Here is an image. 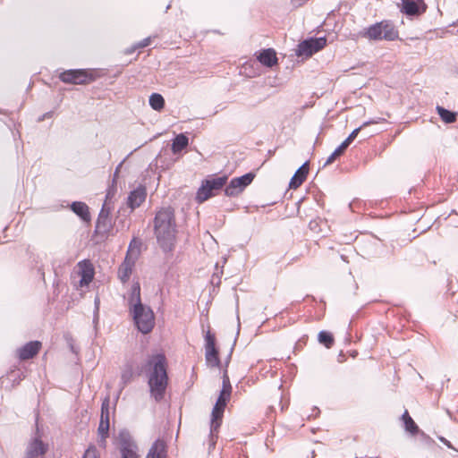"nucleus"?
Masks as SVG:
<instances>
[{
    "label": "nucleus",
    "instance_id": "nucleus-1",
    "mask_svg": "<svg viewBox=\"0 0 458 458\" xmlns=\"http://www.w3.org/2000/svg\"><path fill=\"white\" fill-rule=\"evenodd\" d=\"M148 384L151 396L161 401L168 386L167 362L165 354L151 355L146 364Z\"/></svg>",
    "mask_w": 458,
    "mask_h": 458
},
{
    "label": "nucleus",
    "instance_id": "nucleus-2",
    "mask_svg": "<svg viewBox=\"0 0 458 458\" xmlns=\"http://www.w3.org/2000/svg\"><path fill=\"white\" fill-rule=\"evenodd\" d=\"M154 232L161 248L165 250H172L177 233L174 208H162L157 212L154 218Z\"/></svg>",
    "mask_w": 458,
    "mask_h": 458
},
{
    "label": "nucleus",
    "instance_id": "nucleus-3",
    "mask_svg": "<svg viewBox=\"0 0 458 458\" xmlns=\"http://www.w3.org/2000/svg\"><path fill=\"white\" fill-rule=\"evenodd\" d=\"M130 312L134 323L142 334H148L155 326V315L153 310L141 303L140 285L139 282L133 283L129 294Z\"/></svg>",
    "mask_w": 458,
    "mask_h": 458
},
{
    "label": "nucleus",
    "instance_id": "nucleus-4",
    "mask_svg": "<svg viewBox=\"0 0 458 458\" xmlns=\"http://www.w3.org/2000/svg\"><path fill=\"white\" fill-rule=\"evenodd\" d=\"M99 77H101V72L96 69H72L59 74L61 81L73 85H87Z\"/></svg>",
    "mask_w": 458,
    "mask_h": 458
},
{
    "label": "nucleus",
    "instance_id": "nucleus-5",
    "mask_svg": "<svg viewBox=\"0 0 458 458\" xmlns=\"http://www.w3.org/2000/svg\"><path fill=\"white\" fill-rule=\"evenodd\" d=\"M140 248L141 242L133 238L130 242L125 259L118 268L117 276L122 283L125 284L130 279L140 254Z\"/></svg>",
    "mask_w": 458,
    "mask_h": 458
},
{
    "label": "nucleus",
    "instance_id": "nucleus-6",
    "mask_svg": "<svg viewBox=\"0 0 458 458\" xmlns=\"http://www.w3.org/2000/svg\"><path fill=\"white\" fill-rule=\"evenodd\" d=\"M226 176L216 177L203 181L201 186L197 191L196 200L199 203H202L215 196V191L222 189L226 183Z\"/></svg>",
    "mask_w": 458,
    "mask_h": 458
},
{
    "label": "nucleus",
    "instance_id": "nucleus-7",
    "mask_svg": "<svg viewBox=\"0 0 458 458\" xmlns=\"http://www.w3.org/2000/svg\"><path fill=\"white\" fill-rule=\"evenodd\" d=\"M117 448L121 458H140L138 445L127 431L119 433Z\"/></svg>",
    "mask_w": 458,
    "mask_h": 458
},
{
    "label": "nucleus",
    "instance_id": "nucleus-8",
    "mask_svg": "<svg viewBox=\"0 0 458 458\" xmlns=\"http://www.w3.org/2000/svg\"><path fill=\"white\" fill-rule=\"evenodd\" d=\"M205 359L209 367L220 366L219 352L216 345V335L208 330L205 335Z\"/></svg>",
    "mask_w": 458,
    "mask_h": 458
},
{
    "label": "nucleus",
    "instance_id": "nucleus-9",
    "mask_svg": "<svg viewBox=\"0 0 458 458\" xmlns=\"http://www.w3.org/2000/svg\"><path fill=\"white\" fill-rule=\"evenodd\" d=\"M231 395L220 393L218 399L212 411L211 432L217 431L224 416V411Z\"/></svg>",
    "mask_w": 458,
    "mask_h": 458
},
{
    "label": "nucleus",
    "instance_id": "nucleus-10",
    "mask_svg": "<svg viewBox=\"0 0 458 458\" xmlns=\"http://www.w3.org/2000/svg\"><path fill=\"white\" fill-rule=\"evenodd\" d=\"M110 401L109 398L106 397L101 405V416H100V421L98 428V433L101 437L100 440V445L105 447L106 446V440L108 437V432H109V415H110Z\"/></svg>",
    "mask_w": 458,
    "mask_h": 458
},
{
    "label": "nucleus",
    "instance_id": "nucleus-11",
    "mask_svg": "<svg viewBox=\"0 0 458 458\" xmlns=\"http://www.w3.org/2000/svg\"><path fill=\"white\" fill-rule=\"evenodd\" d=\"M327 46L326 38H310L304 40L298 46L297 55L299 56L310 57L313 54L323 49Z\"/></svg>",
    "mask_w": 458,
    "mask_h": 458
},
{
    "label": "nucleus",
    "instance_id": "nucleus-12",
    "mask_svg": "<svg viewBox=\"0 0 458 458\" xmlns=\"http://www.w3.org/2000/svg\"><path fill=\"white\" fill-rule=\"evenodd\" d=\"M253 179L254 174L251 173L246 174L241 177L233 178L225 189V195L230 197L238 195L245 187L251 183Z\"/></svg>",
    "mask_w": 458,
    "mask_h": 458
},
{
    "label": "nucleus",
    "instance_id": "nucleus-13",
    "mask_svg": "<svg viewBox=\"0 0 458 458\" xmlns=\"http://www.w3.org/2000/svg\"><path fill=\"white\" fill-rule=\"evenodd\" d=\"M42 343L39 341H31L17 349L16 356L20 360H28L33 359L41 350Z\"/></svg>",
    "mask_w": 458,
    "mask_h": 458
},
{
    "label": "nucleus",
    "instance_id": "nucleus-14",
    "mask_svg": "<svg viewBox=\"0 0 458 458\" xmlns=\"http://www.w3.org/2000/svg\"><path fill=\"white\" fill-rule=\"evenodd\" d=\"M427 10L423 0H402L401 12L406 15H420Z\"/></svg>",
    "mask_w": 458,
    "mask_h": 458
},
{
    "label": "nucleus",
    "instance_id": "nucleus-15",
    "mask_svg": "<svg viewBox=\"0 0 458 458\" xmlns=\"http://www.w3.org/2000/svg\"><path fill=\"white\" fill-rule=\"evenodd\" d=\"M78 267L80 269L79 274L81 277L80 281L81 286L89 285L92 282L95 275V270L92 263L89 260L85 259L79 262Z\"/></svg>",
    "mask_w": 458,
    "mask_h": 458
},
{
    "label": "nucleus",
    "instance_id": "nucleus-16",
    "mask_svg": "<svg viewBox=\"0 0 458 458\" xmlns=\"http://www.w3.org/2000/svg\"><path fill=\"white\" fill-rule=\"evenodd\" d=\"M381 29H388L384 27L382 22H376L360 32V37L366 38L369 41H381L384 40L383 36L380 33Z\"/></svg>",
    "mask_w": 458,
    "mask_h": 458
},
{
    "label": "nucleus",
    "instance_id": "nucleus-17",
    "mask_svg": "<svg viewBox=\"0 0 458 458\" xmlns=\"http://www.w3.org/2000/svg\"><path fill=\"white\" fill-rule=\"evenodd\" d=\"M147 191L144 186H139L137 189L131 191L127 199V204L131 210L139 208L146 199Z\"/></svg>",
    "mask_w": 458,
    "mask_h": 458
},
{
    "label": "nucleus",
    "instance_id": "nucleus-18",
    "mask_svg": "<svg viewBox=\"0 0 458 458\" xmlns=\"http://www.w3.org/2000/svg\"><path fill=\"white\" fill-rule=\"evenodd\" d=\"M112 229L111 217L107 213L101 211L96 222L95 233L98 234H107Z\"/></svg>",
    "mask_w": 458,
    "mask_h": 458
},
{
    "label": "nucleus",
    "instance_id": "nucleus-19",
    "mask_svg": "<svg viewBox=\"0 0 458 458\" xmlns=\"http://www.w3.org/2000/svg\"><path fill=\"white\" fill-rule=\"evenodd\" d=\"M259 62L267 67H273L277 64L276 53L273 48L264 49L256 54Z\"/></svg>",
    "mask_w": 458,
    "mask_h": 458
},
{
    "label": "nucleus",
    "instance_id": "nucleus-20",
    "mask_svg": "<svg viewBox=\"0 0 458 458\" xmlns=\"http://www.w3.org/2000/svg\"><path fill=\"white\" fill-rule=\"evenodd\" d=\"M167 445L162 439L156 440L148 450L146 458H166Z\"/></svg>",
    "mask_w": 458,
    "mask_h": 458
},
{
    "label": "nucleus",
    "instance_id": "nucleus-21",
    "mask_svg": "<svg viewBox=\"0 0 458 458\" xmlns=\"http://www.w3.org/2000/svg\"><path fill=\"white\" fill-rule=\"evenodd\" d=\"M380 22L384 24V27L388 29H381L380 33L386 41H394L399 39V31L393 21L389 20H383Z\"/></svg>",
    "mask_w": 458,
    "mask_h": 458
},
{
    "label": "nucleus",
    "instance_id": "nucleus-22",
    "mask_svg": "<svg viewBox=\"0 0 458 458\" xmlns=\"http://www.w3.org/2000/svg\"><path fill=\"white\" fill-rule=\"evenodd\" d=\"M308 174L309 165L308 163H305L295 172L290 181L289 187L291 189L299 188L307 179Z\"/></svg>",
    "mask_w": 458,
    "mask_h": 458
},
{
    "label": "nucleus",
    "instance_id": "nucleus-23",
    "mask_svg": "<svg viewBox=\"0 0 458 458\" xmlns=\"http://www.w3.org/2000/svg\"><path fill=\"white\" fill-rule=\"evenodd\" d=\"M71 209L84 222H90L91 216L89 206L81 201H74L70 206Z\"/></svg>",
    "mask_w": 458,
    "mask_h": 458
},
{
    "label": "nucleus",
    "instance_id": "nucleus-24",
    "mask_svg": "<svg viewBox=\"0 0 458 458\" xmlns=\"http://www.w3.org/2000/svg\"><path fill=\"white\" fill-rule=\"evenodd\" d=\"M46 450L44 444L40 440L35 439L28 448L27 458H38L46 453Z\"/></svg>",
    "mask_w": 458,
    "mask_h": 458
},
{
    "label": "nucleus",
    "instance_id": "nucleus-25",
    "mask_svg": "<svg viewBox=\"0 0 458 458\" xmlns=\"http://www.w3.org/2000/svg\"><path fill=\"white\" fill-rule=\"evenodd\" d=\"M188 144H189L188 137L182 133L178 134L173 141L172 150L174 154L181 152L182 149H184L188 146Z\"/></svg>",
    "mask_w": 458,
    "mask_h": 458
},
{
    "label": "nucleus",
    "instance_id": "nucleus-26",
    "mask_svg": "<svg viewBox=\"0 0 458 458\" xmlns=\"http://www.w3.org/2000/svg\"><path fill=\"white\" fill-rule=\"evenodd\" d=\"M402 420L403 421L406 431L412 435H416L419 432V427L410 416L407 410L403 412Z\"/></svg>",
    "mask_w": 458,
    "mask_h": 458
},
{
    "label": "nucleus",
    "instance_id": "nucleus-27",
    "mask_svg": "<svg viewBox=\"0 0 458 458\" xmlns=\"http://www.w3.org/2000/svg\"><path fill=\"white\" fill-rule=\"evenodd\" d=\"M149 105L156 111H161L165 106V99L162 95L153 93L149 97Z\"/></svg>",
    "mask_w": 458,
    "mask_h": 458
},
{
    "label": "nucleus",
    "instance_id": "nucleus-28",
    "mask_svg": "<svg viewBox=\"0 0 458 458\" xmlns=\"http://www.w3.org/2000/svg\"><path fill=\"white\" fill-rule=\"evenodd\" d=\"M437 114H439L440 118L446 123H452L456 121V114L454 112H451L442 106L437 107Z\"/></svg>",
    "mask_w": 458,
    "mask_h": 458
},
{
    "label": "nucleus",
    "instance_id": "nucleus-29",
    "mask_svg": "<svg viewBox=\"0 0 458 458\" xmlns=\"http://www.w3.org/2000/svg\"><path fill=\"white\" fill-rule=\"evenodd\" d=\"M133 375L134 372L131 365H127L123 368L121 374L122 388L125 387V386L132 380Z\"/></svg>",
    "mask_w": 458,
    "mask_h": 458
},
{
    "label": "nucleus",
    "instance_id": "nucleus-30",
    "mask_svg": "<svg viewBox=\"0 0 458 458\" xmlns=\"http://www.w3.org/2000/svg\"><path fill=\"white\" fill-rule=\"evenodd\" d=\"M375 123V122H365L360 127L353 130L351 134L343 141L344 144H345V146L348 148L349 145L356 139V137L358 136L360 131L364 128V127H367L368 125L369 124H373Z\"/></svg>",
    "mask_w": 458,
    "mask_h": 458
},
{
    "label": "nucleus",
    "instance_id": "nucleus-31",
    "mask_svg": "<svg viewBox=\"0 0 458 458\" xmlns=\"http://www.w3.org/2000/svg\"><path fill=\"white\" fill-rule=\"evenodd\" d=\"M318 341L320 344H324L327 348H330L334 344L333 335L326 331H321L318 334Z\"/></svg>",
    "mask_w": 458,
    "mask_h": 458
},
{
    "label": "nucleus",
    "instance_id": "nucleus-32",
    "mask_svg": "<svg viewBox=\"0 0 458 458\" xmlns=\"http://www.w3.org/2000/svg\"><path fill=\"white\" fill-rule=\"evenodd\" d=\"M347 147L343 142L341 145L328 157L326 165L332 164L337 157L342 156L346 150Z\"/></svg>",
    "mask_w": 458,
    "mask_h": 458
},
{
    "label": "nucleus",
    "instance_id": "nucleus-33",
    "mask_svg": "<svg viewBox=\"0 0 458 458\" xmlns=\"http://www.w3.org/2000/svg\"><path fill=\"white\" fill-rule=\"evenodd\" d=\"M220 393H225V394H229V395H231V394H232V386H231L230 379H229V377L226 372H225L223 375V386H222V390Z\"/></svg>",
    "mask_w": 458,
    "mask_h": 458
},
{
    "label": "nucleus",
    "instance_id": "nucleus-34",
    "mask_svg": "<svg viewBox=\"0 0 458 458\" xmlns=\"http://www.w3.org/2000/svg\"><path fill=\"white\" fill-rule=\"evenodd\" d=\"M99 453L94 445H90L85 451L82 458H99Z\"/></svg>",
    "mask_w": 458,
    "mask_h": 458
},
{
    "label": "nucleus",
    "instance_id": "nucleus-35",
    "mask_svg": "<svg viewBox=\"0 0 458 458\" xmlns=\"http://www.w3.org/2000/svg\"><path fill=\"white\" fill-rule=\"evenodd\" d=\"M151 42V39L150 38H144L143 40H141L140 42H139L136 46H135V48H143L145 47H148Z\"/></svg>",
    "mask_w": 458,
    "mask_h": 458
},
{
    "label": "nucleus",
    "instance_id": "nucleus-36",
    "mask_svg": "<svg viewBox=\"0 0 458 458\" xmlns=\"http://www.w3.org/2000/svg\"><path fill=\"white\" fill-rule=\"evenodd\" d=\"M308 0H291V4L293 7L297 8L303 5Z\"/></svg>",
    "mask_w": 458,
    "mask_h": 458
}]
</instances>
